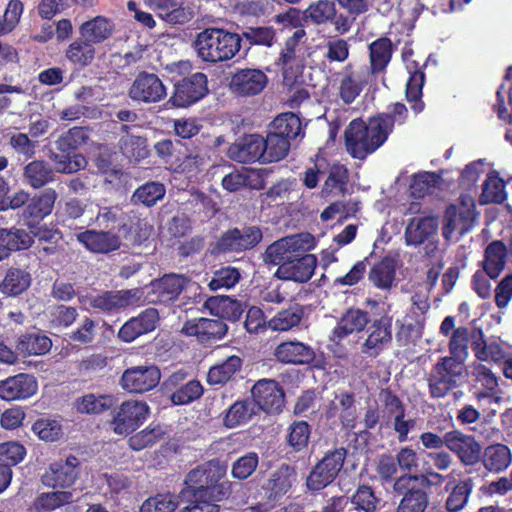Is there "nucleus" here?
<instances>
[{"mask_svg": "<svg viewBox=\"0 0 512 512\" xmlns=\"http://www.w3.org/2000/svg\"><path fill=\"white\" fill-rule=\"evenodd\" d=\"M408 117V109L396 102L389 112L379 113L367 119L356 118L345 129V148L350 157L363 161L376 152L393 132L395 124L402 125Z\"/></svg>", "mask_w": 512, "mask_h": 512, "instance_id": "nucleus-1", "label": "nucleus"}, {"mask_svg": "<svg viewBox=\"0 0 512 512\" xmlns=\"http://www.w3.org/2000/svg\"><path fill=\"white\" fill-rule=\"evenodd\" d=\"M226 465L212 459L191 469L186 475V489L193 499L222 502L232 495L234 482L225 479Z\"/></svg>", "mask_w": 512, "mask_h": 512, "instance_id": "nucleus-2", "label": "nucleus"}, {"mask_svg": "<svg viewBox=\"0 0 512 512\" xmlns=\"http://www.w3.org/2000/svg\"><path fill=\"white\" fill-rule=\"evenodd\" d=\"M75 239L92 254L109 255L122 247L130 249L142 245L147 239V233L139 225L122 224L116 232L87 229L75 235Z\"/></svg>", "mask_w": 512, "mask_h": 512, "instance_id": "nucleus-3", "label": "nucleus"}, {"mask_svg": "<svg viewBox=\"0 0 512 512\" xmlns=\"http://www.w3.org/2000/svg\"><path fill=\"white\" fill-rule=\"evenodd\" d=\"M241 49L237 33L224 28L207 27L197 33L193 50L204 63L218 64L232 60Z\"/></svg>", "mask_w": 512, "mask_h": 512, "instance_id": "nucleus-4", "label": "nucleus"}, {"mask_svg": "<svg viewBox=\"0 0 512 512\" xmlns=\"http://www.w3.org/2000/svg\"><path fill=\"white\" fill-rule=\"evenodd\" d=\"M466 378L464 361L455 357H440L427 373V391L431 399H443L462 386Z\"/></svg>", "mask_w": 512, "mask_h": 512, "instance_id": "nucleus-5", "label": "nucleus"}, {"mask_svg": "<svg viewBox=\"0 0 512 512\" xmlns=\"http://www.w3.org/2000/svg\"><path fill=\"white\" fill-rule=\"evenodd\" d=\"M143 298L144 288L142 287L77 295V301L83 307L106 315L115 314L131 306H138L146 301Z\"/></svg>", "mask_w": 512, "mask_h": 512, "instance_id": "nucleus-6", "label": "nucleus"}, {"mask_svg": "<svg viewBox=\"0 0 512 512\" xmlns=\"http://www.w3.org/2000/svg\"><path fill=\"white\" fill-rule=\"evenodd\" d=\"M348 451L344 447H336L324 452L319 462L313 465L306 477V488L311 493H318L330 486L344 465Z\"/></svg>", "mask_w": 512, "mask_h": 512, "instance_id": "nucleus-7", "label": "nucleus"}, {"mask_svg": "<svg viewBox=\"0 0 512 512\" xmlns=\"http://www.w3.org/2000/svg\"><path fill=\"white\" fill-rule=\"evenodd\" d=\"M312 248V237L310 234H295L293 236L283 237L272 242L264 250V263L278 264L282 262H291L301 259L305 256H314L307 253Z\"/></svg>", "mask_w": 512, "mask_h": 512, "instance_id": "nucleus-8", "label": "nucleus"}, {"mask_svg": "<svg viewBox=\"0 0 512 512\" xmlns=\"http://www.w3.org/2000/svg\"><path fill=\"white\" fill-rule=\"evenodd\" d=\"M191 285V278L184 274H166L152 280L146 287L145 298L148 304L170 305Z\"/></svg>", "mask_w": 512, "mask_h": 512, "instance_id": "nucleus-9", "label": "nucleus"}, {"mask_svg": "<svg viewBox=\"0 0 512 512\" xmlns=\"http://www.w3.org/2000/svg\"><path fill=\"white\" fill-rule=\"evenodd\" d=\"M305 38V30H294L291 37L285 40L283 48L279 50L278 58L274 61L276 68L283 75V82L292 85L297 81L303 71V57L299 54V43Z\"/></svg>", "mask_w": 512, "mask_h": 512, "instance_id": "nucleus-10", "label": "nucleus"}, {"mask_svg": "<svg viewBox=\"0 0 512 512\" xmlns=\"http://www.w3.org/2000/svg\"><path fill=\"white\" fill-rule=\"evenodd\" d=\"M424 480V476H412L410 474L401 475L395 478L394 489L395 495L401 496L395 512H425L428 506V494L425 490L415 482Z\"/></svg>", "mask_w": 512, "mask_h": 512, "instance_id": "nucleus-11", "label": "nucleus"}, {"mask_svg": "<svg viewBox=\"0 0 512 512\" xmlns=\"http://www.w3.org/2000/svg\"><path fill=\"white\" fill-rule=\"evenodd\" d=\"M149 407L144 401L127 400L116 408L111 419V429L119 436H128L138 429L147 419Z\"/></svg>", "mask_w": 512, "mask_h": 512, "instance_id": "nucleus-12", "label": "nucleus"}, {"mask_svg": "<svg viewBox=\"0 0 512 512\" xmlns=\"http://www.w3.org/2000/svg\"><path fill=\"white\" fill-rule=\"evenodd\" d=\"M364 332L366 340L362 342V354L376 358L393 342V318L387 314L380 315L373 319Z\"/></svg>", "mask_w": 512, "mask_h": 512, "instance_id": "nucleus-13", "label": "nucleus"}, {"mask_svg": "<svg viewBox=\"0 0 512 512\" xmlns=\"http://www.w3.org/2000/svg\"><path fill=\"white\" fill-rule=\"evenodd\" d=\"M207 95V77L196 72L175 82V90L169 98V104L175 108H188Z\"/></svg>", "mask_w": 512, "mask_h": 512, "instance_id": "nucleus-14", "label": "nucleus"}, {"mask_svg": "<svg viewBox=\"0 0 512 512\" xmlns=\"http://www.w3.org/2000/svg\"><path fill=\"white\" fill-rule=\"evenodd\" d=\"M251 404L268 415H279L284 408V390L274 379H259L251 387Z\"/></svg>", "mask_w": 512, "mask_h": 512, "instance_id": "nucleus-15", "label": "nucleus"}, {"mask_svg": "<svg viewBox=\"0 0 512 512\" xmlns=\"http://www.w3.org/2000/svg\"><path fill=\"white\" fill-rule=\"evenodd\" d=\"M79 474L80 461L70 455L64 460L59 459L49 464L42 475V484L50 489H68L75 484Z\"/></svg>", "mask_w": 512, "mask_h": 512, "instance_id": "nucleus-16", "label": "nucleus"}, {"mask_svg": "<svg viewBox=\"0 0 512 512\" xmlns=\"http://www.w3.org/2000/svg\"><path fill=\"white\" fill-rule=\"evenodd\" d=\"M274 357L284 365H312L317 369L323 368V361L316 357L314 349L297 340L279 343L274 349Z\"/></svg>", "mask_w": 512, "mask_h": 512, "instance_id": "nucleus-17", "label": "nucleus"}, {"mask_svg": "<svg viewBox=\"0 0 512 512\" xmlns=\"http://www.w3.org/2000/svg\"><path fill=\"white\" fill-rule=\"evenodd\" d=\"M161 372L155 365L132 366L122 373L120 386L131 394L151 391L159 385Z\"/></svg>", "mask_w": 512, "mask_h": 512, "instance_id": "nucleus-18", "label": "nucleus"}, {"mask_svg": "<svg viewBox=\"0 0 512 512\" xmlns=\"http://www.w3.org/2000/svg\"><path fill=\"white\" fill-rule=\"evenodd\" d=\"M262 241V231L257 226H249L243 230L233 228L221 234L216 242L218 253H240L253 249Z\"/></svg>", "mask_w": 512, "mask_h": 512, "instance_id": "nucleus-19", "label": "nucleus"}, {"mask_svg": "<svg viewBox=\"0 0 512 512\" xmlns=\"http://www.w3.org/2000/svg\"><path fill=\"white\" fill-rule=\"evenodd\" d=\"M228 332V326L224 320L212 318H192L182 325V333L188 337H194L201 345H211L220 341Z\"/></svg>", "mask_w": 512, "mask_h": 512, "instance_id": "nucleus-20", "label": "nucleus"}, {"mask_svg": "<svg viewBox=\"0 0 512 512\" xmlns=\"http://www.w3.org/2000/svg\"><path fill=\"white\" fill-rule=\"evenodd\" d=\"M229 159L237 163L251 164L259 162L261 164L274 163L267 161V151L263 150L262 136L258 134H246L234 141L229 150H227Z\"/></svg>", "mask_w": 512, "mask_h": 512, "instance_id": "nucleus-21", "label": "nucleus"}, {"mask_svg": "<svg viewBox=\"0 0 512 512\" xmlns=\"http://www.w3.org/2000/svg\"><path fill=\"white\" fill-rule=\"evenodd\" d=\"M128 97L137 103L154 104L166 97V89L156 74L142 71L135 76Z\"/></svg>", "mask_w": 512, "mask_h": 512, "instance_id": "nucleus-22", "label": "nucleus"}, {"mask_svg": "<svg viewBox=\"0 0 512 512\" xmlns=\"http://www.w3.org/2000/svg\"><path fill=\"white\" fill-rule=\"evenodd\" d=\"M267 85V76L257 68L236 69L231 75L229 89L236 97L259 95Z\"/></svg>", "mask_w": 512, "mask_h": 512, "instance_id": "nucleus-23", "label": "nucleus"}, {"mask_svg": "<svg viewBox=\"0 0 512 512\" xmlns=\"http://www.w3.org/2000/svg\"><path fill=\"white\" fill-rule=\"evenodd\" d=\"M37 393V380L31 374L18 373L0 380V400L25 401Z\"/></svg>", "mask_w": 512, "mask_h": 512, "instance_id": "nucleus-24", "label": "nucleus"}, {"mask_svg": "<svg viewBox=\"0 0 512 512\" xmlns=\"http://www.w3.org/2000/svg\"><path fill=\"white\" fill-rule=\"evenodd\" d=\"M159 322V312L154 308H146L139 315L124 322L118 329V340L124 343H131L135 339L155 330Z\"/></svg>", "mask_w": 512, "mask_h": 512, "instance_id": "nucleus-25", "label": "nucleus"}, {"mask_svg": "<svg viewBox=\"0 0 512 512\" xmlns=\"http://www.w3.org/2000/svg\"><path fill=\"white\" fill-rule=\"evenodd\" d=\"M477 212L473 203L461 202L459 205H450L444 212V237L453 232L464 235L473 227Z\"/></svg>", "mask_w": 512, "mask_h": 512, "instance_id": "nucleus-26", "label": "nucleus"}, {"mask_svg": "<svg viewBox=\"0 0 512 512\" xmlns=\"http://www.w3.org/2000/svg\"><path fill=\"white\" fill-rule=\"evenodd\" d=\"M266 264L278 266L276 274H274L276 278L305 284L312 277V273H314V269L316 268V257L304 256L303 258L291 261Z\"/></svg>", "mask_w": 512, "mask_h": 512, "instance_id": "nucleus-27", "label": "nucleus"}, {"mask_svg": "<svg viewBox=\"0 0 512 512\" xmlns=\"http://www.w3.org/2000/svg\"><path fill=\"white\" fill-rule=\"evenodd\" d=\"M204 308L210 315L216 319L230 321L235 323L239 321L243 313L249 309L245 302L233 298L229 295H216L206 298Z\"/></svg>", "mask_w": 512, "mask_h": 512, "instance_id": "nucleus-28", "label": "nucleus"}, {"mask_svg": "<svg viewBox=\"0 0 512 512\" xmlns=\"http://www.w3.org/2000/svg\"><path fill=\"white\" fill-rule=\"evenodd\" d=\"M295 482V467L283 463L270 473L268 480L262 485V490L270 500H279L292 489Z\"/></svg>", "mask_w": 512, "mask_h": 512, "instance_id": "nucleus-29", "label": "nucleus"}, {"mask_svg": "<svg viewBox=\"0 0 512 512\" xmlns=\"http://www.w3.org/2000/svg\"><path fill=\"white\" fill-rule=\"evenodd\" d=\"M372 322L368 312L358 308H350L337 320L336 328L332 330V340L341 341L351 334H358L367 329Z\"/></svg>", "mask_w": 512, "mask_h": 512, "instance_id": "nucleus-30", "label": "nucleus"}, {"mask_svg": "<svg viewBox=\"0 0 512 512\" xmlns=\"http://www.w3.org/2000/svg\"><path fill=\"white\" fill-rule=\"evenodd\" d=\"M508 250L512 254V237H510L508 246H505L501 240L489 243L485 247V251H483L482 270L480 271L485 273L491 280H496L505 267V258L507 257Z\"/></svg>", "mask_w": 512, "mask_h": 512, "instance_id": "nucleus-31", "label": "nucleus"}, {"mask_svg": "<svg viewBox=\"0 0 512 512\" xmlns=\"http://www.w3.org/2000/svg\"><path fill=\"white\" fill-rule=\"evenodd\" d=\"M77 32H79V37L74 41L103 43L112 37L114 23L104 16H94V18L81 23Z\"/></svg>", "mask_w": 512, "mask_h": 512, "instance_id": "nucleus-32", "label": "nucleus"}, {"mask_svg": "<svg viewBox=\"0 0 512 512\" xmlns=\"http://www.w3.org/2000/svg\"><path fill=\"white\" fill-rule=\"evenodd\" d=\"M438 230V220L433 216L414 217L405 227V244L419 247Z\"/></svg>", "mask_w": 512, "mask_h": 512, "instance_id": "nucleus-33", "label": "nucleus"}, {"mask_svg": "<svg viewBox=\"0 0 512 512\" xmlns=\"http://www.w3.org/2000/svg\"><path fill=\"white\" fill-rule=\"evenodd\" d=\"M33 239L21 228H0V262L6 260L12 253L29 249Z\"/></svg>", "mask_w": 512, "mask_h": 512, "instance_id": "nucleus-34", "label": "nucleus"}, {"mask_svg": "<svg viewBox=\"0 0 512 512\" xmlns=\"http://www.w3.org/2000/svg\"><path fill=\"white\" fill-rule=\"evenodd\" d=\"M103 42H88L84 40H72L66 50H64V59L70 63V66L77 71L88 68L95 60V45Z\"/></svg>", "mask_w": 512, "mask_h": 512, "instance_id": "nucleus-35", "label": "nucleus"}, {"mask_svg": "<svg viewBox=\"0 0 512 512\" xmlns=\"http://www.w3.org/2000/svg\"><path fill=\"white\" fill-rule=\"evenodd\" d=\"M444 448L448 450L446 452L455 456V458L459 460V463L465 467H474L478 465L479 460H481V454L484 450L481 443L475 439V436L450 443L444 446Z\"/></svg>", "mask_w": 512, "mask_h": 512, "instance_id": "nucleus-36", "label": "nucleus"}, {"mask_svg": "<svg viewBox=\"0 0 512 512\" xmlns=\"http://www.w3.org/2000/svg\"><path fill=\"white\" fill-rule=\"evenodd\" d=\"M56 168L44 160H33L23 167V181L30 188L39 190L45 188L56 178Z\"/></svg>", "mask_w": 512, "mask_h": 512, "instance_id": "nucleus-37", "label": "nucleus"}, {"mask_svg": "<svg viewBox=\"0 0 512 512\" xmlns=\"http://www.w3.org/2000/svg\"><path fill=\"white\" fill-rule=\"evenodd\" d=\"M146 3L171 25H182L192 18L191 11L183 6V0H146Z\"/></svg>", "mask_w": 512, "mask_h": 512, "instance_id": "nucleus-38", "label": "nucleus"}, {"mask_svg": "<svg viewBox=\"0 0 512 512\" xmlns=\"http://www.w3.org/2000/svg\"><path fill=\"white\" fill-rule=\"evenodd\" d=\"M58 199V193L52 188H45L44 191L34 194L30 198L29 203L25 204V210H23V217L29 218L35 221H41L54 209V203Z\"/></svg>", "mask_w": 512, "mask_h": 512, "instance_id": "nucleus-39", "label": "nucleus"}, {"mask_svg": "<svg viewBox=\"0 0 512 512\" xmlns=\"http://www.w3.org/2000/svg\"><path fill=\"white\" fill-rule=\"evenodd\" d=\"M30 272L20 267H10L0 280V294L7 297H18L30 288Z\"/></svg>", "mask_w": 512, "mask_h": 512, "instance_id": "nucleus-40", "label": "nucleus"}, {"mask_svg": "<svg viewBox=\"0 0 512 512\" xmlns=\"http://www.w3.org/2000/svg\"><path fill=\"white\" fill-rule=\"evenodd\" d=\"M369 71L371 74L378 75L385 71L387 65L393 57V43L386 36H381L377 40L369 43Z\"/></svg>", "mask_w": 512, "mask_h": 512, "instance_id": "nucleus-41", "label": "nucleus"}, {"mask_svg": "<svg viewBox=\"0 0 512 512\" xmlns=\"http://www.w3.org/2000/svg\"><path fill=\"white\" fill-rule=\"evenodd\" d=\"M480 463L487 472L499 474L511 465V450L502 443L489 445L483 450Z\"/></svg>", "mask_w": 512, "mask_h": 512, "instance_id": "nucleus-42", "label": "nucleus"}, {"mask_svg": "<svg viewBox=\"0 0 512 512\" xmlns=\"http://www.w3.org/2000/svg\"><path fill=\"white\" fill-rule=\"evenodd\" d=\"M243 361L237 355L225 358L217 365L210 366L206 373V383L210 386H223L234 378V375L241 370Z\"/></svg>", "mask_w": 512, "mask_h": 512, "instance_id": "nucleus-43", "label": "nucleus"}, {"mask_svg": "<svg viewBox=\"0 0 512 512\" xmlns=\"http://www.w3.org/2000/svg\"><path fill=\"white\" fill-rule=\"evenodd\" d=\"M51 347L50 338L39 332L21 334L16 341L17 353L23 357L43 356Z\"/></svg>", "mask_w": 512, "mask_h": 512, "instance_id": "nucleus-44", "label": "nucleus"}, {"mask_svg": "<svg viewBox=\"0 0 512 512\" xmlns=\"http://www.w3.org/2000/svg\"><path fill=\"white\" fill-rule=\"evenodd\" d=\"M221 187L230 193L237 192L243 188L260 190L262 189V177L255 171L241 172L234 170L223 176Z\"/></svg>", "mask_w": 512, "mask_h": 512, "instance_id": "nucleus-45", "label": "nucleus"}, {"mask_svg": "<svg viewBox=\"0 0 512 512\" xmlns=\"http://www.w3.org/2000/svg\"><path fill=\"white\" fill-rule=\"evenodd\" d=\"M408 70H410V76H408L405 97H407L408 103H414L412 104V111L419 114L425 107L421 101V91L423 90V84H425V73L417 67L415 62H412V65H408Z\"/></svg>", "mask_w": 512, "mask_h": 512, "instance_id": "nucleus-46", "label": "nucleus"}, {"mask_svg": "<svg viewBox=\"0 0 512 512\" xmlns=\"http://www.w3.org/2000/svg\"><path fill=\"white\" fill-rule=\"evenodd\" d=\"M472 339H474L472 340V351H474L476 359L482 362L491 361L494 363H499L503 360L505 354L501 346L495 341L491 343L484 341L481 329L472 331Z\"/></svg>", "mask_w": 512, "mask_h": 512, "instance_id": "nucleus-47", "label": "nucleus"}, {"mask_svg": "<svg viewBox=\"0 0 512 512\" xmlns=\"http://www.w3.org/2000/svg\"><path fill=\"white\" fill-rule=\"evenodd\" d=\"M301 133V121L292 112L276 116L270 124V131L266 137L296 138Z\"/></svg>", "mask_w": 512, "mask_h": 512, "instance_id": "nucleus-48", "label": "nucleus"}, {"mask_svg": "<svg viewBox=\"0 0 512 512\" xmlns=\"http://www.w3.org/2000/svg\"><path fill=\"white\" fill-rule=\"evenodd\" d=\"M114 406L110 395L86 394L75 400V411L82 415H100Z\"/></svg>", "mask_w": 512, "mask_h": 512, "instance_id": "nucleus-49", "label": "nucleus"}, {"mask_svg": "<svg viewBox=\"0 0 512 512\" xmlns=\"http://www.w3.org/2000/svg\"><path fill=\"white\" fill-rule=\"evenodd\" d=\"M367 277L373 286L381 290L390 289L395 280V262L389 257L380 259L369 269Z\"/></svg>", "mask_w": 512, "mask_h": 512, "instance_id": "nucleus-50", "label": "nucleus"}, {"mask_svg": "<svg viewBox=\"0 0 512 512\" xmlns=\"http://www.w3.org/2000/svg\"><path fill=\"white\" fill-rule=\"evenodd\" d=\"M71 502H73V494L69 491L43 492L34 498L32 509L36 512H52Z\"/></svg>", "mask_w": 512, "mask_h": 512, "instance_id": "nucleus-51", "label": "nucleus"}, {"mask_svg": "<svg viewBox=\"0 0 512 512\" xmlns=\"http://www.w3.org/2000/svg\"><path fill=\"white\" fill-rule=\"evenodd\" d=\"M303 319V307L294 304L289 308L276 313L268 320V329L274 332H288L301 323Z\"/></svg>", "mask_w": 512, "mask_h": 512, "instance_id": "nucleus-52", "label": "nucleus"}, {"mask_svg": "<svg viewBox=\"0 0 512 512\" xmlns=\"http://www.w3.org/2000/svg\"><path fill=\"white\" fill-rule=\"evenodd\" d=\"M300 14L306 17L309 23L315 26L325 25L334 18L338 17L335 3L331 0H318L311 2L308 8L300 11Z\"/></svg>", "mask_w": 512, "mask_h": 512, "instance_id": "nucleus-53", "label": "nucleus"}, {"mask_svg": "<svg viewBox=\"0 0 512 512\" xmlns=\"http://www.w3.org/2000/svg\"><path fill=\"white\" fill-rule=\"evenodd\" d=\"M240 43L244 42L251 46L272 47L277 42L275 29L271 26H248L242 30Z\"/></svg>", "mask_w": 512, "mask_h": 512, "instance_id": "nucleus-54", "label": "nucleus"}, {"mask_svg": "<svg viewBox=\"0 0 512 512\" xmlns=\"http://www.w3.org/2000/svg\"><path fill=\"white\" fill-rule=\"evenodd\" d=\"M380 503V497L376 495L371 486L366 484L358 485L349 497V504H352L354 510L359 512H378Z\"/></svg>", "mask_w": 512, "mask_h": 512, "instance_id": "nucleus-55", "label": "nucleus"}, {"mask_svg": "<svg viewBox=\"0 0 512 512\" xmlns=\"http://www.w3.org/2000/svg\"><path fill=\"white\" fill-rule=\"evenodd\" d=\"M473 437L472 434H467L463 431L453 429L443 435L434 432H424L420 434V443L425 450H441L444 446L455 443L464 439Z\"/></svg>", "mask_w": 512, "mask_h": 512, "instance_id": "nucleus-56", "label": "nucleus"}, {"mask_svg": "<svg viewBox=\"0 0 512 512\" xmlns=\"http://www.w3.org/2000/svg\"><path fill=\"white\" fill-rule=\"evenodd\" d=\"M441 176L436 172H420L412 175V182L408 186L410 197L414 199H423L432 194L438 187Z\"/></svg>", "mask_w": 512, "mask_h": 512, "instance_id": "nucleus-57", "label": "nucleus"}, {"mask_svg": "<svg viewBox=\"0 0 512 512\" xmlns=\"http://www.w3.org/2000/svg\"><path fill=\"white\" fill-rule=\"evenodd\" d=\"M471 490H473V479L466 478L457 481V484L452 487L450 493H448V497H446V502H444V508L448 512H460L464 509L466 504L468 503L469 495L471 494Z\"/></svg>", "mask_w": 512, "mask_h": 512, "instance_id": "nucleus-58", "label": "nucleus"}, {"mask_svg": "<svg viewBox=\"0 0 512 512\" xmlns=\"http://www.w3.org/2000/svg\"><path fill=\"white\" fill-rule=\"evenodd\" d=\"M164 430L160 424H150L145 429L133 434L128 439V446L133 451H142L153 447L163 440Z\"/></svg>", "mask_w": 512, "mask_h": 512, "instance_id": "nucleus-59", "label": "nucleus"}, {"mask_svg": "<svg viewBox=\"0 0 512 512\" xmlns=\"http://www.w3.org/2000/svg\"><path fill=\"white\" fill-rule=\"evenodd\" d=\"M310 438V425L305 420H294V422L287 427V436H285V443L291 448L294 453H300L307 449Z\"/></svg>", "mask_w": 512, "mask_h": 512, "instance_id": "nucleus-60", "label": "nucleus"}, {"mask_svg": "<svg viewBox=\"0 0 512 512\" xmlns=\"http://www.w3.org/2000/svg\"><path fill=\"white\" fill-rule=\"evenodd\" d=\"M254 411L252 410V403L248 399L238 400L231 404L225 415H223V426L233 429L237 426L246 424Z\"/></svg>", "mask_w": 512, "mask_h": 512, "instance_id": "nucleus-61", "label": "nucleus"}, {"mask_svg": "<svg viewBox=\"0 0 512 512\" xmlns=\"http://www.w3.org/2000/svg\"><path fill=\"white\" fill-rule=\"evenodd\" d=\"M163 391L169 394L171 403L178 406L190 404L191 402L200 399L202 393H204L202 385H200L198 380H190L183 386L172 389H163Z\"/></svg>", "mask_w": 512, "mask_h": 512, "instance_id": "nucleus-62", "label": "nucleus"}, {"mask_svg": "<svg viewBox=\"0 0 512 512\" xmlns=\"http://www.w3.org/2000/svg\"><path fill=\"white\" fill-rule=\"evenodd\" d=\"M164 197V185L161 182L148 181L133 191L132 201L145 207H152Z\"/></svg>", "mask_w": 512, "mask_h": 512, "instance_id": "nucleus-63", "label": "nucleus"}, {"mask_svg": "<svg viewBox=\"0 0 512 512\" xmlns=\"http://www.w3.org/2000/svg\"><path fill=\"white\" fill-rule=\"evenodd\" d=\"M88 141V129L84 127H73L58 137L57 151L61 153H73Z\"/></svg>", "mask_w": 512, "mask_h": 512, "instance_id": "nucleus-64", "label": "nucleus"}]
</instances>
